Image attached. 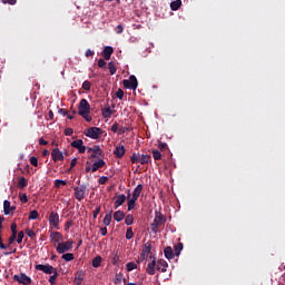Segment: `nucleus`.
Segmentation results:
<instances>
[{
	"instance_id": "6ab92c4d",
	"label": "nucleus",
	"mask_w": 285,
	"mask_h": 285,
	"mask_svg": "<svg viewBox=\"0 0 285 285\" xmlns=\"http://www.w3.org/2000/svg\"><path fill=\"white\" fill-rule=\"evenodd\" d=\"M164 255H165L166 259H174L175 258V252H173V247L167 246L164 249Z\"/></svg>"
},
{
	"instance_id": "13d9d810",
	"label": "nucleus",
	"mask_w": 285,
	"mask_h": 285,
	"mask_svg": "<svg viewBox=\"0 0 285 285\" xmlns=\"http://www.w3.org/2000/svg\"><path fill=\"white\" fill-rule=\"evenodd\" d=\"M73 132H75V130H72V128H66V129H65V135H66V137L72 136Z\"/></svg>"
},
{
	"instance_id": "de8ad7c7",
	"label": "nucleus",
	"mask_w": 285,
	"mask_h": 285,
	"mask_svg": "<svg viewBox=\"0 0 285 285\" xmlns=\"http://www.w3.org/2000/svg\"><path fill=\"white\" fill-rule=\"evenodd\" d=\"M66 180H62V179H57L56 181H55V186H56V188H61V186H66Z\"/></svg>"
},
{
	"instance_id": "f257e3e1",
	"label": "nucleus",
	"mask_w": 285,
	"mask_h": 285,
	"mask_svg": "<svg viewBox=\"0 0 285 285\" xmlns=\"http://www.w3.org/2000/svg\"><path fill=\"white\" fill-rule=\"evenodd\" d=\"M78 115L83 117L88 122L92 121V116H90V102L87 99H81L78 106Z\"/></svg>"
},
{
	"instance_id": "e433bc0d",
	"label": "nucleus",
	"mask_w": 285,
	"mask_h": 285,
	"mask_svg": "<svg viewBox=\"0 0 285 285\" xmlns=\"http://www.w3.org/2000/svg\"><path fill=\"white\" fill-rule=\"evenodd\" d=\"M62 259H65V262H72V259H75V254L72 253L63 254Z\"/></svg>"
},
{
	"instance_id": "412c9836",
	"label": "nucleus",
	"mask_w": 285,
	"mask_h": 285,
	"mask_svg": "<svg viewBox=\"0 0 285 285\" xmlns=\"http://www.w3.org/2000/svg\"><path fill=\"white\" fill-rule=\"evenodd\" d=\"M101 112H102L104 119H110V117H112V115L115 114V111H112L110 107L104 108Z\"/></svg>"
},
{
	"instance_id": "e2e57ef3",
	"label": "nucleus",
	"mask_w": 285,
	"mask_h": 285,
	"mask_svg": "<svg viewBox=\"0 0 285 285\" xmlns=\"http://www.w3.org/2000/svg\"><path fill=\"white\" fill-rule=\"evenodd\" d=\"M11 233L12 235H17V223L11 224Z\"/></svg>"
},
{
	"instance_id": "cd10ccee",
	"label": "nucleus",
	"mask_w": 285,
	"mask_h": 285,
	"mask_svg": "<svg viewBox=\"0 0 285 285\" xmlns=\"http://www.w3.org/2000/svg\"><path fill=\"white\" fill-rule=\"evenodd\" d=\"M124 279V273H116L114 284L119 285Z\"/></svg>"
},
{
	"instance_id": "69168bd1",
	"label": "nucleus",
	"mask_w": 285,
	"mask_h": 285,
	"mask_svg": "<svg viewBox=\"0 0 285 285\" xmlns=\"http://www.w3.org/2000/svg\"><path fill=\"white\" fill-rule=\"evenodd\" d=\"M100 233H101L102 237H106V235H108V228H106V227L100 228Z\"/></svg>"
},
{
	"instance_id": "4be33fe9",
	"label": "nucleus",
	"mask_w": 285,
	"mask_h": 285,
	"mask_svg": "<svg viewBox=\"0 0 285 285\" xmlns=\"http://www.w3.org/2000/svg\"><path fill=\"white\" fill-rule=\"evenodd\" d=\"M141 190H144V185L141 184L137 185V187L134 189L132 197L135 199H139V195H141Z\"/></svg>"
},
{
	"instance_id": "f03ea898",
	"label": "nucleus",
	"mask_w": 285,
	"mask_h": 285,
	"mask_svg": "<svg viewBox=\"0 0 285 285\" xmlns=\"http://www.w3.org/2000/svg\"><path fill=\"white\" fill-rule=\"evenodd\" d=\"M151 226V232L158 233L160 226H166V216L161 212L155 213V218Z\"/></svg>"
},
{
	"instance_id": "a18cd8bd",
	"label": "nucleus",
	"mask_w": 285,
	"mask_h": 285,
	"mask_svg": "<svg viewBox=\"0 0 285 285\" xmlns=\"http://www.w3.org/2000/svg\"><path fill=\"white\" fill-rule=\"evenodd\" d=\"M126 266H127L128 273H130V271H135V268H137V264L135 262H130Z\"/></svg>"
},
{
	"instance_id": "4c0bfd02",
	"label": "nucleus",
	"mask_w": 285,
	"mask_h": 285,
	"mask_svg": "<svg viewBox=\"0 0 285 285\" xmlns=\"http://www.w3.org/2000/svg\"><path fill=\"white\" fill-rule=\"evenodd\" d=\"M109 72L110 75H116L117 73V67H115V62H109L108 63Z\"/></svg>"
},
{
	"instance_id": "20e7f679",
	"label": "nucleus",
	"mask_w": 285,
	"mask_h": 285,
	"mask_svg": "<svg viewBox=\"0 0 285 285\" xmlns=\"http://www.w3.org/2000/svg\"><path fill=\"white\" fill-rule=\"evenodd\" d=\"M83 135L89 139H99V136L104 135V130L99 127H90L85 129Z\"/></svg>"
},
{
	"instance_id": "f3484780",
	"label": "nucleus",
	"mask_w": 285,
	"mask_h": 285,
	"mask_svg": "<svg viewBox=\"0 0 285 285\" xmlns=\"http://www.w3.org/2000/svg\"><path fill=\"white\" fill-rule=\"evenodd\" d=\"M85 275H86V274L83 273V271H78V272L76 273V276H75V284H76V285H81L82 282H83Z\"/></svg>"
},
{
	"instance_id": "bf43d9fd",
	"label": "nucleus",
	"mask_w": 285,
	"mask_h": 285,
	"mask_svg": "<svg viewBox=\"0 0 285 285\" xmlns=\"http://www.w3.org/2000/svg\"><path fill=\"white\" fill-rule=\"evenodd\" d=\"M71 226H72V220H67L65 224V230L68 233V230H70Z\"/></svg>"
},
{
	"instance_id": "603ef678",
	"label": "nucleus",
	"mask_w": 285,
	"mask_h": 285,
	"mask_svg": "<svg viewBox=\"0 0 285 285\" xmlns=\"http://www.w3.org/2000/svg\"><path fill=\"white\" fill-rule=\"evenodd\" d=\"M1 2L9 6H17V0H1Z\"/></svg>"
},
{
	"instance_id": "c03bdc74",
	"label": "nucleus",
	"mask_w": 285,
	"mask_h": 285,
	"mask_svg": "<svg viewBox=\"0 0 285 285\" xmlns=\"http://www.w3.org/2000/svg\"><path fill=\"white\" fill-rule=\"evenodd\" d=\"M16 240H17V235L16 234H11V236L9 237V240H8V245H6L7 248L9 246H12V244H14Z\"/></svg>"
},
{
	"instance_id": "8fccbe9b",
	"label": "nucleus",
	"mask_w": 285,
	"mask_h": 285,
	"mask_svg": "<svg viewBox=\"0 0 285 285\" xmlns=\"http://www.w3.org/2000/svg\"><path fill=\"white\" fill-rule=\"evenodd\" d=\"M158 148L159 150H168V144L159 141Z\"/></svg>"
},
{
	"instance_id": "9d476101",
	"label": "nucleus",
	"mask_w": 285,
	"mask_h": 285,
	"mask_svg": "<svg viewBox=\"0 0 285 285\" xmlns=\"http://www.w3.org/2000/svg\"><path fill=\"white\" fill-rule=\"evenodd\" d=\"M104 166H106V161H104V159H98L96 163H94L91 166H87L86 170L87 173H97V170H99V168H104Z\"/></svg>"
},
{
	"instance_id": "37998d69",
	"label": "nucleus",
	"mask_w": 285,
	"mask_h": 285,
	"mask_svg": "<svg viewBox=\"0 0 285 285\" xmlns=\"http://www.w3.org/2000/svg\"><path fill=\"white\" fill-rule=\"evenodd\" d=\"M26 235H28V237H30V239H35V237H37V234L35 233V230L27 228L26 229Z\"/></svg>"
},
{
	"instance_id": "680f3d73",
	"label": "nucleus",
	"mask_w": 285,
	"mask_h": 285,
	"mask_svg": "<svg viewBox=\"0 0 285 285\" xmlns=\"http://www.w3.org/2000/svg\"><path fill=\"white\" fill-rule=\"evenodd\" d=\"M121 32H124V26L118 24V26L116 27V33H117V35H121Z\"/></svg>"
},
{
	"instance_id": "6e6d98bb",
	"label": "nucleus",
	"mask_w": 285,
	"mask_h": 285,
	"mask_svg": "<svg viewBox=\"0 0 285 285\" xmlns=\"http://www.w3.org/2000/svg\"><path fill=\"white\" fill-rule=\"evenodd\" d=\"M118 262H119V255L112 254L111 263L114 264V266H115Z\"/></svg>"
},
{
	"instance_id": "4468645a",
	"label": "nucleus",
	"mask_w": 285,
	"mask_h": 285,
	"mask_svg": "<svg viewBox=\"0 0 285 285\" xmlns=\"http://www.w3.org/2000/svg\"><path fill=\"white\" fill-rule=\"evenodd\" d=\"M114 155L118 159H121V157H124L126 155V147H124V145L116 146V148L114 150Z\"/></svg>"
},
{
	"instance_id": "7ed1b4c3",
	"label": "nucleus",
	"mask_w": 285,
	"mask_h": 285,
	"mask_svg": "<svg viewBox=\"0 0 285 285\" xmlns=\"http://www.w3.org/2000/svg\"><path fill=\"white\" fill-rule=\"evenodd\" d=\"M75 197L78 202H83L86 199V193H88V187L86 185H81V180H78V186L75 187Z\"/></svg>"
},
{
	"instance_id": "79ce46f5",
	"label": "nucleus",
	"mask_w": 285,
	"mask_h": 285,
	"mask_svg": "<svg viewBox=\"0 0 285 285\" xmlns=\"http://www.w3.org/2000/svg\"><path fill=\"white\" fill-rule=\"evenodd\" d=\"M92 88V83L89 80H85L82 82V90H90Z\"/></svg>"
},
{
	"instance_id": "c9c22d12",
	"label": "nucleus",
	"mask_w": 285,
	"mask_h": 285,
	"mask_svg": "<svg viewBox=\"0 0 285 285\" xmlns=\"http://www.w3.org/2000/svg\"><path fill=\"white\" fill-rule=\"evenodd\" d=\"M82 144H83L82 139H76V140L71 141V147L77 148V150H78L79 147L82 146Z\"/></svg>"
},
{
	"instance_id": "338daca9",
	"label": "nucleus",
	"mask_w": 285,
	"mask_h": 285,
	"mask_svg": "<svg viewBox=\"0 0 285 285\" xmlns=\"http://www.w3.org/2000/svg\"><path fill=\"white\" fill-rule=\"evenodd\" d=\"M78 151L80 153V155H83V153H86V146L80 145Z\"/></svg>"
},
{
	"instance_id": "a19ab883",
	"label": "nucleus",
	"mask_w": 285,
	"mask_h": 285,
	"mask_svg": "<svg viewBox=\"0 0 285 285\" xmlns=\"http://www.w3.org/2000/svg\"><path fill=\"white\" fill-rule=\"evenodd\" d=\"M135 237V233L132 232V227H129L126 232V239H132Z\"/></svg>"
},
{
	"instance_id": "b1692460",
	"label": "nucleus",
	"mask_w": 285,
	"mask_h": 285,
	"mask_svg": "<svg viewBox=\"0 0 285 285\" xmlns=\"http://www.w3.org/2000/svg\"><path fill=\"white\" fill-rule=\"evenodd\" d=\"M101 262H104V258H101V256H96V257L92 259L91 266H92L94 268H99V266H101Z\"/></svg>"
},
{
	"instance_id": "0eeeda50",
	"label": "nucleus",
	"mask_w": 285,
	"mask_h": 285,
	"mask_svg": "<svg viewBox=\"0 0 285 285\" xmlns=\"http://www.w3.org/2000/svg\"><path fill=\"white\" fill-rule=\"evenodd\" d=\"M36 271H41L42 273H45V275H52L57 268L52 267V265L50 264H38L35 266Z\"/></svg>"
},
{
	"instance_id": "2eb2a0df",
	"label": "nucleus",
	"mask_w": 285,
	"mask_h": 285,
	"mask_svg": "<svg viewBox=\"0 0 285 285\" xmlns=\"http://www.w3.org/2000/svg\"><path fill=\"white\" fill-rule=\"evenodd\" d=\"M50 239L51 242H56V244H59L60 242H63V235L59 232H51Z\"/></svg>"
},
{
	"instance_id": "423d86ee",
	"label": "nucleus",
	"mask_w": 285,
	"mask_h": 285,
	"mask_svg": "<svg viewBox=\"0 0 285 285\" xmlns=\"http://www.w3.org/2000/svg\"><path fill=\"white\" fill-rule=\"evenodd\" d=\"M72 240L59 243L56 247V250L57 253H59V255H63V253H68V250L72 248Z\"/></svg>"
},
{
	"instance_id": "58836bf2",
	"label": "nucleus",
	"mask_w": 285,
	"mask_h": 285,
	"mask_svg": "<svg viewBox=\"0 0 285 285\" xmlns=\"http://www.w3.org/2000/svg\"><path fill=\"white\" fill-rule=\"evenodd\" d=\"M153 157H154L155 161H159V159H161V151L154 149Z\"/></svg>"
},
{
	"instance_id": "f8f14e48",
	"label": "nucleus",
	"mask_w": 285,
	"mask_h": 285,
	"mask_svg": "<svg viewBox=\"0 0 285 285\" xmlns=\"http://www.w3.org/2000/svg\"><path fill=\"white\" fill-rule=\"evenodd\" d=\"M51 158L53 161H63V153L59 148H55L51 151Z\"/></svg>"
},
{
	"instance_id": "6e6552de",
	"label": "nucleus",
	"mask_w": 285,
	"mask_h": 285,
	"mask_svg": "<svg viewBox=\"0 0 285 285\" xmlns=\"http://www.w3.org/2000/svg\"><path fill=\"white\" fill-rule=\"evenodd\" d=\"M13 282H18V284H23V285H30L32 284V278H30L24 273H20L19 275L13 276Z\"/></svg>"
},
{
	"instance_id": "c85d7f7f",
	"label": "nucleus",
	"mask_w": 285,
	"mask_h": 285,
	"mask_svg": "<svg viewBox=\"0 0 285 285\" xmlns=\"http://www.w3.org/2000/svg\"><path fill=\"white\" fill-rule=\"evenodd\" d=\"M126 226H132L135 224V218L132 217V214H129L125 218Z\"/></svg>"
},
{
	"instance_id": "393cba45",
	"label": "nucleus",
	"mask_w": 285,
	"mask_h": 285,
	"mask_svg": "<svg viewBox=\"0 0 285 285\" xmlns=\"http://www.w3.org/2000/svg\"><path fill=\"white\" fill-rule=\"evenodd\" d=\"M151 250H153V244L146 243L142 247V255H150Z\"/></svg>"
},
{
	"instance_id": "aec40b11",
	"label": "nucleus",
	"mask_w": 285,
	"mask_h": 285,
	"mask_svg": "<svg viewBox=\"0 0 285 285\" xmlns=\"http://www.w3.org/2000/svg\"><path fill=\"white\" fill-rule=\"evenodd\" d=\"M155 266H157V261H156L155 257H154V259L151 261V263H149V264L147 265V273H148V275H155Z\"/></svg>"
},
{
	"instance_id": "a211bd4d",
	"label": "nucleus",
	"mask_w": 285,
	"mask_h": 285,
	"mask_svg": "<svg viewBox=\"0 0 285 285\" xmlns=\"http://www.w3.org/2000/svg\"><path fill=\"white\" fill-rule=\"evenodd\" d=\"M156 268L157 271H161V273H166V268H168V262L159 259Z\"/></svg>"
},
{
	"instance_id": "dca6fc26",
	"label": "nucleus",
	"mask_w": 285,
	"mask_h": 285,
	"mask_svg": "<svg viewBox=\"0 0 285 285\" xmlns=\"http://www.w3.org/2000/svg\"><path fill=\"white\" fill-rule=\"evenodd\" d=\"M115 199V208H119V206H124L126 203V196L124 194L118 195Z\"/></svg>"
},
{
	"instance_id": "ddd939ff",
	"label": "nucleus",
	"mask_w": 285,
	"mask_h": 285,
	"mask_svg": "<svg viewBox=\"0 0 285 285\" xmlns=\"http://www.w3.org/2000/svg\"><path fill=\"white\" fill-rule=\"evenodd\" d=\"M112 52H115V49L110 46H107L102 50V57L105 61H110V57H112Z\"/></svg>"
},
{
	"instance_id": "a878e982",
	"label": "nucleus",
	"mask_w": 285,
	"mask_h": 285,
	"mask_svg": "<svg viewBox=\"0 0 285 285\" xmlns=\"http://www.w3.org/2000/svg\"><path fill=\"white\" fill-rule=\"evenodd\" d=\"M57 277H59V272L56 269V271L51 274V276L49 277V283H50L51 285L57 284Z\"/></svg>"
},
{
	"instance_id": "1a4fd4ad",
	"label": "nucleus",
	"mask_w": 285,
	"mask_h": 285,
	"mask_svg": "<svg viewBox=\"0 0 285 285\" xmlns=\"http://www.w3.org/2000/svg\"><path fill=\"white\" fill-rule=\"evenodd\" d=\"M87 153L90 155V159H95L98 156L104 155V151L99 145H96L95 147H88Z\"/></svg>"
},
{
	"instance_id": "7c9ffc66",
	"label": "nucleus",
	"mask_w": 285,
	"mask_h": 285,
	"mask_svg": "<svg viewBox=\"0 0 285 285\" xmlns=\"http://www.w3.org/2000/svg\"><path fill=\"white\" fill-rule=\"evenodd\" d=\"M141 155L134 153L130 157L131 164H139Z\"/></svg>"
},
{
	"instance_id": "864d4df0",
	"label": "nucleus",
	"mask_w": 285,
	"mask_h": 285,
	"mask_svg": "<svg viewBox=\"0 0 285 285\" xmlns=\"http://www.w3.org/2000/svg\"><path fill=\"white\" fill-rule=\"evenodd\" d=\"M20 202L22 204H28V195L26 194H20Z\"/></svg>"
},
{
	"instance_id": "2f4dec72",
	"label": "nucleus",
	"mask_w": 285,
	"mask_h": 285,
	"mask_svg": "<svg viewBox=\"0 0 285 285\" xmlns=\"http://www.w3.org/2000/svg\"><path fill=\"white\" fill-rule=\"evenodd\" d=\"M102 222H104L105 226H109L110 222H112V212L109 214H106Z\"/></svg>"
},
{
	"instance_id": "5701e85b",
	"label": "nucleus",
	"mask_w": 285,
	"mask_h": 285,
	"mask_svg": "<svg viewBox=\"0 0 285 285\" xmlns=\"http://www.w3.org/2000/svg\"><path fill=\"white\" fill-rule=\"evenodd\" d=\"M124 217H126V214L121 210H117L116 213H114L115 222H124Z\"/></svg>"
},
{
	"instance_id": "ea45409f",
	"label": "nucleus",
	"mask_w": 285,
	"mask_h": 285,
	"mask_svg": "<svg viewBox=\"0 0 285 285\" xmlns=\"http://www.w3.org/2000/svg\"><path fill=\"white\" fill-rule=\"evenodd\" d=\"M29 219H39V212H37L36 209L31 210L29 213Z\"/></svg>"
},
{
	"instance_id": "9b49d317",
	"label": "nucleus",
	"mask_w": 285,
	"mask_h": 285,
	"mask_svg": "<svg viewBox=\"0 0 285 285\" xmlns=\"http://www.w3.org/2000/svg\"><path fill=\"white\" fill-rule=\"evenodd\" d=\"M49 224L50 226H53V228H58L59 227V214L51 212L49 214Z\"/></svg>"
},
{
	"instance_id": "f704fd0d",
	"label": "nucleus",
	"mask_w": 285,
	"mask_h": 285,
	"mask_svg": "<svg viewBox=\"0 0 285 285\" xmlns=\"http://www.w3.org/2000/svg\"><path fill=\"white\" fill-rule=\"evenodd\" d=\"M10 202L9 200H4L3 202V213L4 215H10Z\"/></svg>"
},
{
	"instance_id": "bb28decb",
	"label": "nucleus",
	"mask_w": 285,
	"mask_h": 285,
	"mask_svg": "<svg viewBox=\"0 0 285 285\" xmlns=\"http://www.w3.org/2000/svg\"><path fill=\"white\" fill-rule=\"evenodd\" d=\"M179 8H181V0H176L170 3L171 10L177 11Z\"/></svg>"
},
{
	"instance_id": "4d7b16f0",
	"label": "nucleus",
	"mask_w": 285,
	"mask_h": 285,
	"mask_svg": "<svg viewBox=\"0 0 285 285\" xmlns=\"http://www.w3.org/2000/svg\"><path fill=\"white\" fill-rule=\"evenodd\" d=\"M99 213H101V206L96 207V209L94 210V219H97Z\"/></svg>"
},
{
	"instance_id": "72a5a7b5",
	"label": "nucleus",
	"mask_w": 285,
	"mask_h": 285,
	"mask_svg": "<svg viewBox=\"0 0 285 285\" xmlns=\"http://www.w3.org/2000/svg\"><path fill=\"white\" fill-rule=\"evenodd\" d=\"M138 198L131 197L128 200V210H135V204L137 203Z\"/></svg>"
},
{
	"instance_id": "49530a36",
	"label": "nucleus",
	"mask_w": 285,
	"mask_h": 285,
	"mask_svg": "<svg viewBox=\"0 0 285 285\" xmlns=\"http://www.w3.org/2000/svg\"><path fill=\"white\" fill-rule=\"evenodd\" d=\"M26 186H28V180L20 179L18 183V188L23 189V188H26Z\"/></svg>"
},
{
	"instance_id": "39448f33",
	"label": "nucleus",
	"mask_w": 285,
	"mask_h": 285,
	"mask_svg": "<svg viewBox=\"0 0 285 285\" xmlns=\"http://www.w3.org/2000/svg\"><path fill=\"white\" fill-rule=\"evenodd\" d=\"M122 86L125 88H128L129 90H135L139 86V82L137 81V77H135V75H131L129 77V80H122Z\"/></svg>"
},
{
	"instance_id": "c756f323",
	"label": "nucleus",
	"mask_w": 285,
	"mask_h": 285,
	"mask_svg": "<svg viewBox=\"0 0 285 285\" xmlns=\"http://www.w3.org/2000/svg\"><path fill=\"white\" fill-rule=\"evenodd\" d=\"M181 250H184V244L178 243L175 246V255H176V257H179V255H181Z\"/></svg>"
},
{
	"instance_id": "0e129e2a",
	"label": "nucleus",
	"mask_w": 285,
	"mask_h": 285,
	"mask_svg": "<svg viewBox=\"0 0 285 285\" xmlns=\"http://www.w3.org/2000/svg\"><path fill=\"white\" fill-rule=\"evenodd\" d=\"M117 130H119V125L117 122H115L112 126H111V132H117Z\"/></svg>"
},
{
	"instance_id": "052dcab7",
	"label": "nucleus",
	"mask_w": 285,
	"mask_h": 285,
	"mask_svg": "<svg viewBox=\"0 0 285 285\" xmlns=\"http://www.w3.org/2000/svg\"><path fill=\"white\" fill-rule=\"evenodd\" d=\"M98 66H99L100 68H106V60H104V58H100V59L98 60Z\"/></svg>"
},
{
	"instance_id": "5fc2aeb1",
	"label": "nucleus",
	"mask_w": 285,
	"mask_h": 285,
	"mask_svg": "<svg viewBox=\"0 0 285 285\" xmlns=\"http://www.w3.org/2000/svg\"><path fill=\"white\" fill-rule=\"evenodd\" d=\"M116 97L117 99H124V90L122 89H118L117 92H116Z\"/></svg>"
},
{
	"instance_id": "774afa93",
	"label": "nucleus",
	"mask_w": 285,
	"mask_h": 285,
	"mask_svg": "<svg viewBox=\"0 0 285 285\" xmlns=\"http://www.w3.org/2000/svg\"><path fill=\"white\" fill-rule=\"evenodd\" d=\"M127 130H128V128L121 127V128L118 130V135H124Z\"/></svg>"
},
{
	"instance_id": "09e8293b",
	"label": "nucleus",
	"mask_w": 285,
	"mask_h": 285,
	"mask_svg": "<svg viewBox=\"0 0 285 285\" xmlns=\"http://www.w3.org/2000/svg\"><path fill=\"white\" fill-rule=\"evenodd\" d=\"M29 161H30L31 166H35L36 168H37V166H39V159H37V157H35V156H32Z\"/></svg>"
},
{
	"instance_id": "3c124183",
	"label": "nucleus",
	"mask_w": 285,
	"mask_h": 285,
	"mask_svg": "<svg viewBox=\"0 0 285 285\" xmlns=\"http://www.w3.org/2000/svg\"><path fill=\"white\" fill-rule=\"evenodd\" d=\"M23 237H24L23 232H22V230L19 232V233H18L17 243H18V244H21V243L23 242Z\"/></svg>"
},
{
	"instance_id": "473e14b6",
	"label": "nucleus",
	"mask_w": 285,
	"mask_h": 285,
	"mask_svg": "<svg viewBox=\"0 0 285 285\" xmlns=\"http://www.w3.org/2000/svg\"><path fill=\"white\" fill-rule=\"evenodd\" d=\"M149 161H150V155H141L140 156L139 164H141V166H144L145 164H148Z\"/></svg>"
}]
</instances>
